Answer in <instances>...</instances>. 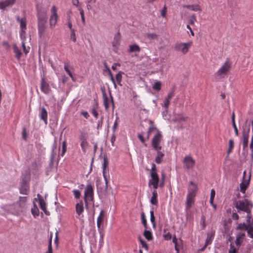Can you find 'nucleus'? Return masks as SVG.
<instances>
[{
    "label": "nucleus",
    "mask_w": 253,
    "mask_h": 253,
    "mask_svg": "<svg viewBox=\"0 0 253 253\" xmlns=\"http://www.w3.org/2000/svg\"><path fill=\"white\" fill-rule=\"evenodd\" d=\"M26 197H20L18 202L4 205L2 209L14 215L19 216L24 213L26 209Z\"/></svg>",
    "instance_id": "1"
},
{
    "label": "nucleus",
    "mask_w": 253,
    "mask_h": 253,
    "mask_svg": "<svg viewBox=\"0 0 253 253\" xmlns=\"http://www.w3.org/2000/svg\"><path fill=\"white\" fill-rule=\"evenodd\" d=\"M38 35L42 38L45 34L48 9L42 6H37Z\"/></svg>",
    "instance_id": "2"
},
{
    "label": "nucleus",
    "mask_w": 253,
    "mask_h": 253,
    "mask_svg": "<svg viewBox=\"0 0 253 253\" xmlns=\"http://www.w3.org/2000/svg\"><path fill=\"white\" fill-rule=\"evenodd\" d=\"M150 178L148 180V186L157 189L159 186L162 187L164 185V181L159 183L160 178L158 174L156 167L155 164H152V168L150 170Z\"/></svg>",
    "instance_id": "3"
},
{
    "label": "nucleus",
    "mask_w": 253,
    "mask_h": 253,
    "mask_svg": "<svg viewBox=\"0 0 253 253\" xmlns=\"http://www.w3.org/2000/svg\"><path fill=\"white\" fill-rule=\"evenodd\" d=\"M198 190L197 185L190 181L188 187V193L186 199V210H189L195 202V197Z\"/></svg>",
    "instance_id": "4"
},
{
    "label": "nucleus",
    "mask_w": 253,
    "mask_h": 253,
    "mask_svg": "<svg viewBox=\"0 0 253 253\" xmlns=\"http://www.w3.org/2000/svg\"><path fill=\"white\" fill-rule=\"evenodd\" d=\"M234 205L238 212L243 211L246 212L248 214V217H249V214L253 208V204L251 201L247 199L240 200L236 201Z\"/></svg>",
    "instance_id": "5"
},
{
    "label": "nucleus",
    "mask_w": 253,
    "mask_h": 253,
    "mask_svg": "<svg viewBox=\"0 0 253 253\" xmlns=\"http://www.w3.org/2000/svg\"><path fill=\"white\" fill-rule=\"evenodd\" d=\"M84 199L86 207H87L90 204H94V192L92 185L87 184L84 189Z\"/></svg>",
    "instance_id": "6"
},
{
    "label": "nucleus",
    "mask_w": 253,
    "mask_h": 253,
    "mask_svg": "<svg viewBox=\"0 0 253 253\" xmlns=\"http://www.w3.org/2000/svg\"><path fill=\"white\" fill-rule=\"evenodd\" d=\"M162 140L163 135L160 131H158L152 139V146L155 150H161Z\"/></svg>",
    "instance_id": "7"
},
{
    "label": "nucleus",
    "mask_w": 253,
    "mask_h": 253,
    "mask_svg": "<svg viewBox=\"0 0 253 253\" xmlns=\"http://www.w3.org/2000/svg\"><path fill=\"white\" fill-rule=\"evenodd\" d=\"M231 66V62L229 59H227L224 63L218 69L216 75L221 78H224L229 71Z\"/></svg>",
    "instance_id": "8"
},
{
    "label": "nucleus",
    "mask_w": 253,
    "mask_h": 253,
    "mask_svg": "<svg viewBox=\"0 0 253 253\" xmlns=\"http://www.w3.org/2000/svg\"><path fill=\"white\" fill-rule=\"evenodd\" d=\"M192 43V42H177L175 44L174 48L176 51H180L185 54L188 52Z\"/></svg>",
    "instance_id": "9"
},
{
    "label": "nucleus",
    "mask_w": 253,
    "mask_h": 253,
    "mask_svg": "<svg viewBox=\"0 0 253 253\" xmlns=\"http://www.w3.org/2000/svg\"><path fill=\"white\" fill-rule=\"evenodd\" d=\"M250 131V126L246 124L243 126L242 138L243 148L247 147L249 142V132Z\"/></svg>",
    "instance_id": "10"
},
{
    "label": "nucleus",
    "mask_w": 253,
    "mask_h": 253,
    "mask_svg": "<svg viewBox=\"0 0 253 253\" xmlns=\"http://www.w3.org/2000/svg\"><path fill=\"white\" fill-rule=\"evenodd\" d=\"M57 8L54 5L51 8V14L49 19V24L51 28H53L57 24Z\"/></svg>",
    "instance_id": "11"
},
{
    "label": "nucleus",
    "mask_w": 253,
    "mask_h": 253,
    "mask_svg": "<svg viewBox=\"0 0 253 253\" xmlns=\"http://www.w3.org/2000/svg\"><path fill=\"white\" fill-rule=\"evenodd\" d=\"M184 167L188 169H192L195 165V160L190 155L186 156L183 159Z\"/></svg>",
    "instance_id": "12"
},
{
    "label": "nucleus",
    "mask_w": 253,
    "mask_h": 253,
    "mask_svg": "<svg viewBox=\"0 0 253 253\" xmlns=\"http://www.w3.org/2000/svg\"><path fill=\"white\" fill-rule=\"evenodd\" d=\"M84 211V204L82 201L76 204V217L81 220L84 217L83 212Z\"/></svg>",
    "instance_id": "13"
},
{
    "label": "nucleus",
    "mask_w": 253,
    "mask_h": 253,
    "mask_svg": "<svg viewBox=\"0 0 253 253\" xmlns=\"http://www.w3.org/2000/svg\"><path fill=\"white\" fill-rule=\"evenodd\" d=\"M108 165V161L107 157L105 156L103 158V163L102 164V173L104 179L105 181L106 187L108 186V177L107 167Z\"/></svg>",
    "instance_id": "14"
},
{
    "label": "nucleus",
    "mask_w": 253,
    "mask_h": 253,
    "mask_svg": "<svg viewBox=\"0 0 253 253\" xmlns=\"http://www.w3.org/2000/svg\"><path fill=\"white\" fill-rule=\"evenodd\" d=\"M102 97L103 99V104L104 105L106 110H108L109 107L110 102L112 104L113 108H114V103L113 101V98L111 95H110V100L108 98L105 92L104 91L102 92Z\"/></svg>",
    "instance_id": "15"
},
{
    "label": "nucleus",
    "mask_w": 253,
    "mask_h": 253,
    "mask_svg": "<svg viewBox=\"0 0 253 253\" xmlns=\"http://www.w3.org/2000/svg\"><path fill=\"white\" fill-rule=\"evenodd\" d=\"M121 42V37L120 33H117L114 36L112 42L113 50L115 52H117Z\"/></svg>",
    "instance_id": "16"
},
{
    "label": "nucleus",
    "mask_w": 253,
    "mask_h": 253,
    "mask_svg": "<svg viewBox=\"0 0 253 253\" xmlns=\"http://www.w3.org/2000/svg\"><path fill=\"white\" fill-rule=\"evenodd\" d=\"M41 89L44 93L47 94L50 91V88L48 84L46 82L44 77L42 78L41 82Z\"/></svg>",
    "instance_id": "17"
},
{
    "label": "nucleus",
    "mask_w": 253,
    "mask_h": 253,
    "mask_svg": "<svg viewBox=\"0 0 253 253\" xmlns=\"http://www.w3.org/2000/svg\"><path fill=\"white\" fill-rule=\"evenodd\" d=\"M64 69L69 76L71 78L72 81L75 82L76 79L74 76V74L72 72L73 68L69 65V64L67 62L64 63Z\"/></svg>",
    "instance_id": "18"
},
{
    "label": "nucleus",
    "mask_w": 253,
    "mask_h": 253,
    "mask_svg": "<svg viewBox=\"0 0 253 253\" xmlns=\"http://www.w3.org/2000/svg\"><path fill=\"white\" fill-rule=\"evenodd\" d=\"M15 0H0V9H4L6 7L12 6Z\"/></svg>",
    "instance_id": "19"
},
{
    "label": "nucleus",
    "mask_w": 253,
    "mask_h": 253,
    "mask_svg": "<svg viewBox=\"0 0 253 253\" xmlns=\"http://www.w3.org/2000/svg\"><path fill=\"white\" fill-rule=\"evenodd\" d=\"M38 197L39 198V204L41 209L44 212L45 214L49 215V212L46 211V204L44 200L42 199V198L40 196L39 194H38Z\"/></svg>",
    "instance_id": "20"
},
{
    "label": "nucleus",
    "mask_w": 253,
    "mask_h": 253,
    "mask_svg": "<svg viewBox=\"0 0 253 253\" xmlns=\"http://www.w3.org/2000/svg\"><path fill=\"white\" fill-rule=\"evenodd\" d=\"M215 231L211 230L207 234V237L205 241L206 246H207L212 243L215 235Z\"/></svg>",
    "instance_id": "21"
},
{
    "label": "nucleus",
    "mask_w": 253,
    "mask_h": 253,
    "mask_svg": "<svg viewBox=\"0 0 253 253\" xmlns=\"http://www.w3.org/2000/svg\"><path fill=\"white\" fill-rule=\"evenodd\" d=\"M157 151V155L155 159V162L158 164H160L163 162V158L165 156V154L161 150H156Z\"/></svg>",
    "instance_id": "22"
},
{
    "label": "nucleus",
    "mask_w": 253,
    "mask_h": 253,
    "mask_svg": "<svg viewBox=\"0 0 253 253\" xmlns=\"http://www.w3.org/2000/svg\"><path fill=\"white\" fill-rule=\"evenodd\" d=\"M158 193L156 189H154L152 192V196L150 199V202L152 205L157 206L158 201L157 200Z\"/></svg>",
    "instance_id": "23"
},
{
    "label": "nucleus",
    "mask_w": 253,
    "mask_h": 253,
    "mask_svg": "<svg viewBox=\"0 0 253 253\" xmlns=\"http://www.w3.org/2000/svg\"><path fill=\"white\" fill-rule=\"evenodd\" d=\"M40 117L41 119L43 120L45 124H47V112L44 108H42L41 109Z\"/></svg>",
    "instance_id": "24"
},
{
    "label": "nucleus",
    "mask_w": 253,
    "mask_h": 253,
    "mask_svg": "<svg viewBox=\"0 0 253 253\" xmlns=\"http://www.w3.org/2000/svg\"><path fill=\"white\" fill-rule=\"evenodd\" d=\"M141 48L140 46L136 44L133 43L132 44L129 45V49L128 50V52L132 53V52H137L138 53L140 51Z\"/></svg>",
    "instance_id": "25"
},
{
    "label": "nucleus",
    "mask_w": 253,
    "mask_h": 253,
    "mask_svg": "<svg viewBox=\"0 0 253 253\" xmlns=\"http://www.w3.org/2000/svg\"><path fill=\"white\" fill-rule=\"evenodd\" d=\"M252 227H253V225H247L245 223H243L238 224V225L237 226V229L241 230L244 229L247 231L248 234L250 236L251 232H250L249 231Z\"/></svg>",
    "instance_id": "26"
},
{
    "label": "nucleus",
    "mask_w": 253,
    "mask_h": 253,
    "mask_svg": "<svg viewBox=\"0 0 253 253\" xmlns=\"http://www.w3.org/2000/svg\"><path fill=\"white\" fill-rule=\"evenodd\" d=\"M184 7L188 8L191 9L194 11H202V9L200 6L199 4H195L192 5H183Z\"/></svg>",
    "instance_id": "27"
},
{
    "label": "nucleus",
    "mask_w": 253,
    "mask_h": 253,
    "mask_svg": "<svg viewBox=\"0 0 253 253\" xmlns=\"http://www.w3.org/2000/svg\"><path fill=\"white\" fill-rule=\"evenodd\" d=\"M13 49L15 56L18 60H20L22 55V52L20 49L16 44H13Z\"/></svg>",
    "instance_id": "28"
},
{
    "label": "nucleus",
    "mask_w": 253,
    "mask_h": 253,
    "mask_svg": "<svg viewBox=\"0 0 253 253\" xmlns=\"http://www.w3.org/2000/svg\"><path fill=\"white\" fill-rule=\"evenodd\" d=\"M245 236V234L243 233H239L236 235L235 244L238 247L241 246V243L242 242V239Z\"/></svg>",
    "instance_id": "29"
},
{
    "label": "nucleus",
    "mask_w": 253,
    "mask_h": 253,
    "mask_svg": "<svg viewBox=\"0 0 253 253\" xmlns=\"http://www.w3.org/2000/svg\"><path fill=\"white\" fill-rule=\"evenodd\" d=\"M16 20L20 22V30H26V19L25 18H21V19L19 17L16 18Z\"/></svg>",
    "instance_id": "30"
},
{
    "label": "nucleus",
    "mask_w": 253,
    "mask_h": 253,
    "mask_svg": "<svg viewBox=\"0 0 253 253\" xmlns=\"http://www.w3.org/2000/svg\"><path fill=\"white\" fill-rule=\"evenodd\" d=\"M103 214V211L102 210L100 211L99 215L97 219V226L99 230H100L101 225L103 222L104 221V216Z\"/></svg>",
    "instance_id": "31"
},
{
    "label": "nucleus",
    "mask_w": 253,
    "mask_h": 253,
    "mask_svg": "<svg viewBox=\"0 0 253 253\" xmlns=\"http://www.w3.org/2000/svg\"><path fill=\"white\" fill-rule=\"evenodd\" d=\"M186 120V118L184 117L181 114H176L174 116L173 121L174 122H180L182 121H185Z\"/></svg>",
    "instance_id": "32"
},
{
    "label": "nucleus",
    "mask_w": 253,
    "mask_h": 253,
    "mask_svg": "<svg viewBox=\"0 0 253 253\" xmlns=\"http://www.w3.org/2000/svg\"><path fill=\"white\" fill-rule=\"evenodd\" d=\"M143 235L145 238L148 241L152 240L153 236L151 232L149 230H145L144 232Z\"/></svg>",
    "instance_id": "33"
},
{
    "label": "nucleus",
    "mask_w": 253,
    "mask_h": 253,
    "mask_svg": "<svg viewBox=\"0 0 253 253\" xmlns=\"http://www.w3.org/2000/svg\"><path fill=\"white\" fill-rule=\"evenodd\" d=\"M79 138L80 141L87 140L88 138L87 133L84 131H81Z\"/></svg>",
    "instance_id": "34"
},
{
    "label": "nucleus",
    "mask_w": 253,
    "mask_h": 253,
    "mask_svg": "<svg viewBox=\"0 0 253 253\" xmlns=\"http://www.w3.org/2000/svg\"><path fill=\"white\" fill-rule=\"evenodd\" d=\"M234 148V141L233 139H230L229 140L228 149L227 151V155H229L230 153L232 151Z\"/></svg>",
    "instance_id": "35"
},
{
    "label": "nucleus",
    "mask_w": 253,
    "mask_h": 253,
    "mask_svg": "<svg viewBox=\"0 0 253 253\" xmlns=\"http://www.w3.org/2000/svg\"><path fill=\"white\" fill-rule=\"evenodd\" d=\"M162 84L160 81H157L155 82L152 86V88L154 90L159 91L161 89Z\"/></svg>",
    "instance_id": "36"
},
{
    "label": "nucleus",
    "mask_w": 253,
    "mask_h": 253,
    "mask_svg": "<svg viewBox=\"0 0 253 253\" xmlns=\"http://www.w3.org/2000/svg\"><path fill=\"white\" fill-rule=\"evenodd\" d=\"M81 147L84 152H85L86 149L88 145V142L87 140L81 141Z\"/></svg>",
    "instance_id": "37"
},
{
    "label": "nucleus",
    "mask_w": 253,
    "mask_h": 253,
    "mask_svg": "<svg viewBox=\"0 0 253 253\" xmlns=\"http://www.w3.org/2000/svg\"><path fill=\"white\" fill-rule=\"evenodd\" d=\"M150 221L152 222V223L153 224V226L154 227H155L156 226V223H155V216H154V214L153 209H152L150 211Z\"/></svg>",
    "instance_id": "38"
},
{
    "label": "nucleus",
    "mask_w": 253,
    "mask_h": 253,
    "mask_svg": "<svg viewBox=\"0 0 253 253\" xmlns=\"http://www.w3.org/2000/svg\"><path fill=\"white\" fill-rule=\"evenodd\" d=\"M146 36L148 39H149L150 40H155V39H157L158 37L157 35L155 33H147L146 35Z\"/></svg>",
    "instance_id": "39"
},
{
    "label": "nucleus",
    "mask_w": 253,
    "mask_h": 253,
    "mask_svg": "<svg viewBox=\"0 0 253 253\" xmlns=\"http://www.w3.org/2000/svg\"><path fill=\"white\" fill-rule=\"evenodd\" d=\"M31 212L34 217L38 216L39 214V211L37 207H34L31 209Z\"/></svg>",
    "instance_id": "40"
},
{
    "label": "nucleus",
    "mask_w": 253,
    "mask_h": 253,
    "mask_svg": "<svg viewBox=\"0 0 253 253\" xmlns=\"http://www.w3.org/2000/svg\"><path fill=\"white\" fill-rule=\"evenodd\" d=\"M139 240L141 243L142 247L144 248L146 250H148V246L145 241L142 240L140 237H139Z\"/></svg>",
    "instance_id": "41"
},
{
    "label": "nucleus",
    "mask_w": 253,
    "mask_h": 253,
    "mask_svg": "<svg viewBox=\"0 0 253 253\" xmlns=\"http://www.w3.org/2000/svg\"><path fill=\"white\" fill-rule=\"evenodd\" d=\"M170 103V100L165 98V102L163 105V107L165 109L166 112L167 113L168 111L169 106Z\"/></svg>",
    "instance_id": "42"
},
{
    "label": "nucleus",
    "mask_w": 253,
    "mask_h": 253,
    "mask_svg": "<svg viewBox=\"0 0 253 253\" xmlns=\"http://www.w3.org/2000/svg\"><path fill=\"white\" fill-rule=\"evenodd\" d=\"M238 249H236L232 243L230 245V249L228 253H236Z\"/></svg>",
    "instance_id": "43"
},
{
    "label": "nucleus",
    "mask_w": 253,
    "mask_h": 253,
    "mask_svg": "<svg viewBox=\"0 0 253 253\" xmlns=\"http://www.w3.org/2000/svg\"><path fill=\"white\" fill-rule=\"evenodd\" d=\"M22 46L23 47V50L24 52L25 53V54H27L29 52L30 47L29 46H28V47L26 46L25 41L22 42Z\"/></svg>",
    "instance_id": "44"
},
{
    "label": "nucleus",
    "mask_w": 253,
    "mask_h": 253,
    "mask_svg": "<svg viewBox=\"0 0 253 253\" xmlns=\"http://www.w3.org/2000/svg\"><path fill=\"white\" fill-rule=\"evenodd\" d=\"M73 193L76 199H79L80 198L81 193L79 190L74 189L73 190Z\"/></svg>",
    "instance_id": "45"
},
{
    "label": "nucleus",
    "mask_w": 253,
    "mask_h": 253,
    "mask_svg": "<svg viewBox=\"0 0 253 253\" xmlns=\"http://www.w3.org/2000/svg\"><path fill=\"white\" fill-rule=\"evenodd\" d=\"M141 217L142 220V223L146 228L147 227V220L145 218V214L143 212L141 213Z\"/></svg>",
    "instance_id": "46"
},
{
    "label": "nucleus",
    "mask_w": 253,
    "mask_h": 253,
    "mask_svg": "<svg viewBox=\"0 0 253 253\" xmlns=\"http://www.w3.org/2000/svg\"><path fill=\"white\" fill-rule=\"evenodd\" d=\"M70 38L73 42H76L77 40L75 30H73L72 31H71Z\"/></svg>",
    "instance_id": "47"
},
{
    "label": "nucleus",
    "mask_w": 253,
    "mask_h": 253,
    "mask_svg": "<svg viewBox=\"0 0 253 253\" xmlns=\"http://www.w3.org/2000/svg\"><path fill=\"white\" fill-rule=\"evenodd\" d=\"M26 30H20V37L22 41H25L26 40Z\"/></svg>",
    "instance_id": "48"
},
{
    "label": "nucleus",
    "mask_w": 253,
    "mask_h": 253,
    "mask_svg": "<svg viewBox=\"0 0 253 253\" xmlns=\"http://www.w3.org/2000/svg\"><path fill=\"white\" fill-rule=\"evenodd\" d=\"M167 8L166 5H164L163 9L161 11V15L164 18H166Z\"/></svg>",
    "instance_id": "49"
},
{
    "label": "nucleus",
    "mask_w": 253,
    "mask_h": 253,
    "mask_svg": "<svg viewBox=\"0 0 253 253\" xmlns=\"http://www.w3.org/2000/svg\"><path fill=\"white\" fill-rule=\"evenodd\" d=\"M122 79V73L121 72L118 73L116 75V79L118 83H120Z\"/></svg>",
    "instance_id": "50"
},
{
    "label": "nucleus",
    "mask_w": 253,
    "mask_h": 253,
    "mask_svg": "<svg viewBox=\"0 0 253 253\" xmlns=\"http://www.w3.org/2000/svg\"><path fill=\"white\" fill-rule=\"evenodd\" d=\"M240 191L242 193H245L247 187V186L246 184L243 182L241 183L240 185Z\"/></svg>",
    "instance_id": "51"
},
{
    "label": "nucleus",
    "mask_w": 253,
    "mask_h": 253,
    "mask_svg": "<svg viewBox=\"0 0 253 253\" xmlns=\"http://www.w3.org/2000/svg\"><path fill=\"white\" fill-rule=\"evenodd\" d=\"M28 188H27L25 187H21L20 189V193L22 194L27 195L28 194Z\"/></svg>",
    "instance_id": "52"
},
{
    "label": "nucleus",
    "mask_w": 253,
    "mask_h": 253,
    "mask_svg": "<svg viewBox=\"0 0 253 253\" xmlns=\"http://www.w3.org/2000/svg\"><path fill=\"white\" fill-rule=\"evenodd\" d=\"M52 234L51 233L50 238L48 241V249L47 250H53L52 247Z\"/></svg>",
    "instance_id": "53"
},
{
    "label": "nucleus",
    "mask_w": 253,
    "mask_h": 253,
    "mask_svg": "<svg viewBox=\"0 0 253 253\" xmlns=\"http://www.w3.org/2000/svg\"><path fill=\"white\" fill-rule=\"evenodd\" d=\"M201 224L202 225V229L206 227V219L204 216H202L201 219Z\"/></svg>",
    "instance_id": "54"
},
{
    "label": "nucleus",
    "mask_w": 253,
    "mask_h": 253,
    "mask_svg": "<svg viewBox=\"0 0 253 253\" xmlns=\"http://www.w3.org/2000/svg\"><path fill=\"white\" fill-rule=\"evenodd\" d=\"M72 3L74 5L76 6L78 8L79 7H81L80 5V2L79 0H72Z\"/></svg>",
    "instance_id": "55"
},
{
    "label": "nucleus",
    "mask_w": 253,
    "mask_h": 253,
    "mask_svg": "<svg viewBox=\"0 0 253 253\" xmlns=\"http://www.w3.org/2000/svg\"><path fill=\"white\" fill-rule=\"evenodd\" d=\"M118 117L116 118V120L114 123V125L112 127V129H113V132H115L116 128H117L118 127Z\"/></svg>",
    "instance_id": "56"
},
{
    "label": "nucleus",
    "mask_w": 253,
    "mask_h": 253,
    "mask_svg": "<svg viewBox=\"0 0 253 253\" xmlns=\"http://www.w3.org/2000/svg\"><path fill=\"white\" fill-rule=\"evenodd\" d=\"M164 238L166 240H169L171 238V235L169 232H168L164 235Z\"/></svg>",
    "instance_id": "57"
},
{
    "label": "nucleus",
    "mask_w": 253,
    "mask_h": 253,
    "mask_svg": "<svg viewBox=\"0 0 253 253\" xmlns=\"http://www.w3.org/2000/svg\"><path fill=\"white\" fill-rule=\"evenodd\" d=\"M66 151V142L64 141L62 143V153L61 154V156H63L64 155Z\"/></svg>",
    "instance_id": "58"
},
{
    "label": "nucleus",
    "mask_w": 253,
    "mask_h": 253,
    "mask_svg": "<svg viewBox=\"0 0 253 253\" xmlns=\"http://www.w3.org/2000/svg\"><path fill=\"white\" fill-rule=\"evenodd\" d=\"M190 23L192 25L194 24L195 22L196 21V16L193 14L191 16L190 20Z\"/></svg>",
    "instance_id": "59"
},
{
    "label": "nucleus",
    "mask_w": 253,
    "mask_h": 253,
    "mask_svg": "<svg viewBox=\"0 0 253 253\" xmlns=\"http://www.w3.org/2000/svg\"><path fill=\"white\" fill-rule=\"evenodd\" d=\"M67 26L71 31H72L73 30H74L72 28V24L70 17L68 19Z\"/></svg>",
    "instance_id": "60"
},
{
    "label": "nucleus",
    "mask_w": 253,
    "mask_h": 253,
    "mask_svg": "<svg viewBox=\"0 0 253 253\" xmlns=\"http://www.w3.org/2000/svg\"><path fill=\"white\" fill-rule=\"evenodd\" d=\"M174 96V91H172V92H170L168 93L167 96L166 97V99L170 100V99L172 98V97Z\"/></svg>",
    "instance_id": "61"
},
{
    "label": "nucleus",
    "mask_w": 253,
    "mask_h": 253,
    "mask_svg": "<svg viewBox=\"0 0 253 253\" xmlns=\"http://www.w3.org/2000/svg\"><path fill=\"white\" fill-rule=\"evenodd\" d=\"M103 120V119H102V118H101L97 122V128L98 129H100L101 127V126H102V123H103V120Z\"/></svg>",
    "instance_id": "62"
},
{
    "label": "nucleus",
    "mask_w": 253,
    "mask_h": 253,
    "mask_svg": "<svg viewBox=\"0 0 253 253\" xmlns=\"http://www.w3.org/2000/svg\"><path fill=\"white\" fill-rule=\"evenodd\" d=\"M61 81L63 84H65L68 80V77H67L65 75H62L61 76Z\"/></svg>",
    "instance_id": "63"
},
{
    "label": "nucleus",
    "mask_w": 253,
    "mask_h": 253,
    "mask_svg": "<svg viewBox=\"0 0 253 253\" xmlns=\"http://www.w3.org/2000/svg\"><path fill=\"white\" fill-rule=\"evenodd\" d=\"M91 114H92V115L94 117H95L96 118H97L98 115V113L97 111H96V110L95 108H93V109H92V110H91Z\"/></svg>",
    "instance_id": "64"
}]
</instances>
